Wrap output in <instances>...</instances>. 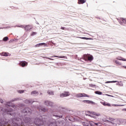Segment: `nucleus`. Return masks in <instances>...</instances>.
I'll list each match as a JSON object with an SVG mask.
<instances>
[{
	"instance_id": "obj_1",
	"label": "nucleus",
	"mask_w": 126,
	"mask_h": 126,
	"mask_svg": "<svg viewBox=\"0 0 126 126\" xmlns=\"http://www.w3.org/2000/svg\"><path fill=\"white\" fill-rule=\"evenodd\" d=\"M0 110L3 111L6 115V116L10 117V119H7L6 118L0 119L1 125H8L9 126H24V123L21 120V118H19L16 117V113L13 112V109L11 108L4 109L2 107H0Z\"/></svg>"
},
{
	"instance_id": "obj_2",
	"label": "nucleus",
	"mask_w": 126,
	"mask_h": 126,
	"mask_svg": "<svg viewBox=\"0 0 126 126\" xmlns=\"http://www.w3.org/2000/svg\"><path fill=\"white\" fill-rule=\"evenodd\" d=\"M82 124L84 126H101L102 124L101 123L98 122L96 123L93 121H86L82 123Z\"/></svg>"
},
{
	"instance_id": "obj_3",
	"label": "nucleus",
	"mask_w": 126,
	"mask_h": 126,
	"mask_svg": "<svg viewBox=\"0 0 126 126\" xmlns=\"http://www.w3.org/2000/svg\"><path fill=\"white\" fill-rule=\"evenodd\" d=\"M75 97H76V98H82L83 97H88V98H89V97H90V96H89V95H88L87 94L82 93V94H76Z\"/></svg>"
},
{
	"instance_id": "obj_4",
	"label": "nucleus",
	"mask_w": 126,
	"mask_h": 126,
	"mask_svg": "<svg viewBox=\"0 0 126 126\" xmlns=\"http://www.w3.org/2000/svg\"><path fill=\"white\" fill-rule=\"evenodd\" d=\"M44 105L47 107H53L54 106V102L49 100H45L44 101Z\"/></svg>"
},
{
	"instance_id": "obj_5",
	"label": "nucleus",
	"mask_w": 126,
	"mask_h": 126,
	"mask_svg": "<svg viewBox=\"0 0 126 126\" xmlns=\"http://www.w3.org/2000/svg\"><path fill=\"white\" fill-rule=\"evenodd\" d=\"M69 95H70V94L68 92L64 91L63 93L60 94V97L64 98V97H68Z\"/></svg>"
},
{
	"instance_id": "obj_6",
	"label": "nucleus",
	"mask_w": 126,
	"mask_h": 126,
	"mask_svg": "<svg viewBox=\"0 0 126 126\" xmlns=\"http://www.w3.org/2000/svg\"><path fill=\"white\" fill-rule=\"evenodd\" d=\"M83 103H85L86 104H91V105H95V103L94 101L89 100H82Z\"/></svg>"
},
{
	"instance_id": "obj_7",
	"label": "nucleus",
	"mask_w": 126,
	"mask_h": 126,
	"mask_svg": "<svg viewBox=\"0 0 126 126\" xmlns=\"http://www.w3.org/2000/svg\"><path fill=\"white\" fill-rule=\"evenodd\" d=\"M20 65L22 67H25L28 65V63L26 61H22L20 63Z\"/></svg>"
},
{
	"instance_id": "obj_8",
	"label": "nucleus",
	"mask_w": 126,
	"mask_h": 126,
	"mask_svg": "<svg viewBox=\"0 0 126 126\" xmlns=\"http://www.w3.org/2000/svg\"><path fill=\"white\" fill-rule=\"evenodd\" d=\"M51 120H52V121L50 122L48 126H58V125H57V123H56V120L55 119H51Z\"/></svg>"
},
{
	"instance_id": "obj_9",
	"label": "nucleus",
	"mask_w": 126,
	"mask_h": 126,
	"mask_svg": "<svg viewBox=\"0 0 126 126\" xmlns=\"http://www.w3.org/2000/svg\"><path fill=\"white\" fill-rule=\"evenodd\" d=\"M118 20L120 24H121V25L126 24V20L125 19L122 18L121 19H118Z\"/></svg>"
},
{
	"instance_id": "obj_10",
	"label": "nucleus",
	"mask_w": 126,
	"mask_h": 126,
	"mask_svg": "<svg viewBox=\"0 0 126 126\" xmlns=\"http://www.w3.org/2000/svg\"><path fill=\"white\" fill-rule=\"evenodd\" d=\"M11 104V101L7 102L6 103V106H7L8 107H11L12 108H14L15 107V105H14V104Z\"/></svg>"
},
{
	"instance_id": "obj_11",
	"label": "nucleus",
	"mask_w": 126,
	"mask_h": 126,
	"mask_svg": "<svg viewBox=\"0 0 126 126\" xmlns=\"http://www.w3.org/2000/svg\"><path fill=\"white\" fill-rule=\"evenodd\" d=\"M31 29H32V26L30 25L26 26L25 28L26 31H30V30H31Z\"/></svg>"
},
{
	"instance_id": "obj_12",
	"label": "nucleus",
	"mask_w": 126,
	"mask_h": 126,
	"mask_svg": "<svg viewBox=\"0 0 126 126\" xmlns=\"http://www.w3.org/2000/svg\"><path fill=\"white\" fill-rule=\"evenodd\" d=\"M51 117H55L56 119H62L63 115H58L56 114H52Z\"/></svg>"
},
{
	"instance_id": "obj_13",
	"label": "nucleus",
	"mask_w": 126,
	"mask_h": 126,
	"mask_svg": "<svg viewBox=\"0 0 126 126\" xmlns=\"http://www.w3.org/2000/svg\"><path fill=\"white\" fill-rule=\"evenodd\" d=\"M1 56H3V57H8V54L9 53H8V52H2L0 53Z\"/></svg>"
},
{
	"instance_id": "obj_14",
	"label": "nucleus",
	"mask_w": 126,
	"mask_h": 126,
	"mask_svg": "<svg viewBox=\"0 0 126 126\" xmlns=\"http://www.w3.org/2000/svg\"><path fill=\"white\" fill-rule=\"evenodd\" d=\"M86 2V0H78V3L79 4H83V3H85Z\"/></svg>"
},
{
	"instance_id": "obj_15",
	"label": "nucleus",
	"mask_w": 126,
	"mask_h": 126,
	"mask_svg": "<svg viewBox=\"0 0 126 126\" xmlns=\"http://www.w3.org/2000/svg\"><path fill=\"white\" fill-rule=\"evenodd\" d=\"M51 58H60V59H66L65 56H53Z\"/></svg>"
},
{
	"instance_id": "obj_16",
	"label": "nucleus",
	"mask_w": 126,
	"mask_h": 126,
	"mask_svg": "<svg viewBox=\"0 0 126 126\" xmlns=\"http://www.w3.org/2000/svg\"><path fill=\"white\" fill-rule=\"evenodd\" d=\"M88 60L89 61V62H92V61L94 60V58L93 57V56L91 55L88 57Z\"/></svg>"
},
{
	"instance_id": "obj_17",
	"label": "nucleus",
	"mask_w": 126,
	"mask_h": 126,
	"mask_svg": "<svg viewBox=\"0 0 126 126\" xmlns=\"http://www.w3.org/2000/svg\"><path fill=\"white\" fill-rule=\"evenodd\" d=\"M47 94H48V95H51V96H53L54 95V91H52L51 90H48L47 91Z\"/></svg>"
},
{
	"instance_id": "obj_18",
	"label": "nucleus",
	"mask_w": 126,
	"mask_h": 126,
	"mask_svg": "<svg viewBox=\"0 0 126 126\" xmlns=\"http://www.w3.org/2000/svg\"><path fill=\"white\" fill-rule=\"evenodd\" d=\"M92 115H94V116H96V117H100V116H101L100 113H98L95 112H92Z\"/></svg>"
},
{
	"instance_id": "obj_19",
	"label": "nucleus",
	"mask_w": 126,
	"mask_h": 126,
	"mask_svg": "<svg viewBox=\"0 0 126 126\" xmlns=\"http://www.w3.org/2000/svg\"><path fill=\"white\" fill-rule=\"evenodd\" d=\"M80 39H83V40H92V38L85 37H78Z\"/></svg>"
},
{
	"instance_id": "obj_20",
	"label": "nucleus",
	"mask_w": 126,
	"mask_h": 126,
	"mask_svg": "<svg viewBox=\"0 0 126 126\" xmlns=\"http://www.w3.org/2000/svg\"><path fill=\"white\" fill-rule=\"evenodd\" d=\"M44 45H46V43H38L36 45H35L36 48L38 47H41V46H44Z\"/></svg>"
},
{
	"instance_id": "obj_21",
	"label": "nucleus",
	"mask_w": 126,
	"mask_h": 126,
	"mask_svg": "<svg viewBox=\"0 0 126 126\" xmlns=\"http://www.w3.org/2000/svg\"><path fill=\"white\" fill-rule=\"evenodd\" d=\"M25 103L26 104H32L33 102L31 100L27 99L25 101Z\"/></svg>"
},
{
	"instance_id": "obj_22",
	"label": "nucleus",
	"mask_w": 126,
	"mask_h": 126,
	"mask_svg": "<svg viewBox=\"0 0 126 126\" xmlns=\"http://www.w3.org/2000/svg\"><path fill=\"white\" fill-rule=\"evenodd\" d=\"M38 94H39V93L37 92V91H32L31 92V94L32 95H33V94H34V95H38Z\"/></svg>"
},
{
	"instance_id": "obj_23",
	"label": "nucleus",
	"mask_w": 126,
	"mask_h": 126,
	"mask_svg": "<svg viewBox=\"0 0 126 126\" xmlns=\"http://www.w3.org/2000/svg\"><path fill=\"white\" fill-rule=\"evenodd\" d=\"M2 40L4 42H6L9 40V38L7 36H5L3 38Z\"/></svg>"
},
{
	"instance_id": "obj_24",
	"label": "nucleus",
	"mask_w": 126,
	"mask_h": 126,
	"mask_svg": "<svg viewBox=\"0 0 126 126\" xmlns=\"http://www.w3.org/2000/svg\"><path fill=\"white\" fill-rule=\"evenodd\" d=\"M94 93L95 94H97V95H102V94L101 92L98 91H95Z\"/></svg>"
},
{
	"instance_id": "obj_25",
	"label": "nucleus",
	"mask_w": 126,
	"mask_h": 126,
	"mask_svg": "<svg viewBox=\"0 0 126 126\" xmlns=\"http://www.w3.org/2000/svg\"><path fill=\"white\" fill-rule=\"evenodd\" d=\"M120 124H119V125H121L122 124H123V123H126V120L125 119H121L119 121Z\"/></svg>"
},
{
	"instance_id": "obj_26",
	"label": "nucleus",
	"mask_w": 126,
	"mask_h": 126,
	"mask_svg": "<svg viewBox=\"0 0 126 126\" xmlns=\"http://www.w3.org/2000/svg\"><path fill=\"white\" fill-rule=\"evenodd\" d=\"M116 85H119V86H123V84L121 82L117 81Z\"/></svg>"
},
{
	"instance_id": "obj_27",
	"label": "nucleus",
	"mask_w": 126,
	"mask_h": 126,
	"mask_svg": "<svg viewBox=\"0 0 126 126\" xmlns=\"http://www.w3.org/2000/svg\"><path fill=\"white\" fill-rule=\"evenodd\" d=\"M114 62H115V63H116V64H119L120 65H121V64H122V63H120L118 60H114Z\"/></svg>"
},
{
	"instance_id": "obj_28",
	"label": "nucleus",
	"mask_w": 126,
	"mask_h": 126,
	"mask_svg": "<svg viewBox=\"0 0 126 126\" xmlns=\"http://www.w3.org/2000/svg\"><path fill=\"white\" fill-rule=\"evenodd\" d=\"M117 83V81H107L105 83Z\"/></svg>"
},
{
	"instance_id": "obj_29",
	"label": "nucleus",
	"mask_w": 126,
	"mask_h": 126,
	"mask_svg": "<svg viewBox=\"0 0 126 126\" xmlns=\"http://www.w3.org/2000/svg\"><path fill=\"white\" fill-rule=\"evenodd\" d=\"M0 126H9L8 124H0Z\"/></svg>"
},
{
	"instance_id": "obj_30",
	"label": "nucleus",
	"mask_w": 126,
	"mask_h": 126,
	"mask_svg": "<svg viewBox=\"0 0 126 126\" xmlns=\"http://www.w3.org/2000/svg\"><path fill=\"white\" fill-rule=\"evenodd\" d=\"M36 34H37V32H32L31 33V36H34V35H36Z\"/></svg>"
},
{
	"instance_id": "obj_31",
	"label": "nucleus",
	"mask_w": 126,
	"mask_h": 126,
	"mask_svg": "<svg viewBox=\"0 0 126 126\" xmlns=\"http://www.w3.org/2000/svg\"><path fill=\"white\" fill-rule=\"evenodd\" d=\"M115 107H123V106H124V105H118V104H114Z\"/></svg>"
},
{
	"instance_id": "obj_32",
	"label": "nucleus",
	"mask_w": 126,
	"mask_h": 126,
	"mask_svg": "<svg viewBox=\"0 0 126 126\" xmlns=\"http://www.w3.org/2000/svg\"><path fill=\"white\" fill-rule=\"evenodd\" d=\"M17 27H20V28H23L25 29V26H23V25H21V26H17Z\"/></svg>"
},
{
	"instance_id": "obj_33",
	"label": "nucleus",
	"mask_w": 126,
	"mask_h": 126,
	"mask_svg": "<svg viewBox=\"0 0 126 126\" xmlns=\"http://www.w3.org/2000/svg\"><path fill=\"white\" fill-rule=\"evenodd\" d=\"M89 86H90V87H93V88H94V87H95V86H96V85H94V84H91L89 85Z\"/></svg>"
},
{
	"instance_id": "obj_34",
	"label": "nucleus",
	"mask_w": 126,
	"mask_h": 126,
	"mask_svg": "<svg viewBox=\"0 0 126 126\" xmlns=\"http://www.w3.org/2000/svg\"><path fill=\"white\" fill-rule=\"evenodd\" d=\"M17 100H18V98H14V99H12L11 100V102H15V101H17Z\"/></svg>"
},
{
	"instance_id": "obj_35",
	"label": "nucleus",
	"mask_w": 126,
	"mask_h": 126,
	"mask_svg": "<svg viewBox=\"0 0 126 126\" xmlns=\"http://www.w3.org/2000/svg\"><path fill=\"white\" fill-rule=\"evenodd\" d=\"M100 103H101V104H102L103 106H106V104H107L106 102H102V101H101Z\"/></svg>"
},
{
	"instance_id": "obj_36",
	"label": "nucleus",
	"mask_w": 126,
	"mask_h": 126,
	"mask_svg": "<svg viewBox=\"0 0 126 126\" xmlns=\"http://www.w3.org/2000/svg\"><path fill=\"white\" fill-rule=\"evenodd\" d=\"M122 59H123V58L121 57H118L117 58V60H118L119 61H122Z\"/></svg>"
},
{
	"instance_id": "obj_37",
	"label": "nucleus",
	"mask_w": 126,
	"mask_h": 126,
	"mask_svg": "<svg viewBox=\"0 0 126 126\" xmlns=\"http://www.w3.org/2000/svg\"><path fill=\"white\" fill-rule=\"evenodd\" d=\"M19 93H20V94H21L22 93H24V91H23V90H20V91H19Z\"/></svg>"
},
{
	"instance_id": "obj_38",
	"label": "nucleus",
	"mask_w": 126,
	"mask_h": 126,
	"mask_svg": "<svg viewBox=\"0 0 126 126\" xmlns=\"http://www.w3.org/2000/svg\"><path fill=\"white\" fill-rule=\"evenodd\" d=\"M13 42H14V39H12L10 40V41H9V43H11Z\"/></svg>"
},
{
	"instance_id": "obj_39",
	"label": "nucleus",
	"mask_w": 126,
	"mask_h": 126,
	"mask_svg": "<svg viewBox=\"0 0 126 126\" xmlns=\"http://www.w3.org/2000/svg\"><path fill=\"white\" fill-rule=\"evenodd\" d=\"M41 110L43 112H46V111H47V109H46V108H43L41 109Z\"/></svg>"
},
{
	"instance_id": "obj_40",
	"label": "nucleus",
	"mask_w": 126,
	"mask_h": 126,
	"mask_svg": "<svg viewBox=\"0 0 126 126\" xmlns=\"http://www.w3.org/2000/svg\"><path fill=\"white\" fill-rule=\"evenodd\" d=\"M46 59H47V60H50L51 61H54V59H52V58H50L49 57H45Z\"/></svg>"
},
{
	"instance_id": "obj_41",
	"label": "nucleus",
	"mask_w": 126,
	"mask_h": 126,
	"mask_svg": "<svg viewBox=\"0 0 126 126\" xmlns=\"http://www.w3.org/2000/svg\"><path fill=\"white\" fill-rule=\"evenodd\" d=\"M0 103H1V104H3V100L1 98L0 99Z\"/></svg>"
},
{
	"instance_id": "obj_42",
	"label": "nucleus",
	"mask_w": 126,
	"mask_h": 126,
	"mask_svg": "<svg viewBox=\"0 0 126 126\" xmlns=\"http://www.w3.org/2000/svg\"><path fill=\"white\" fill-rule=\"evenodd\" d=\"M106 96H108V97H114V96L112 95H110L108 94H105Z\"/></svg>"
},
{
	"instance_id": "obj_43",
	"label": "nucleus",
	"mask_w": 126,
	"mask_h": 126,
	"mask_svg": "<svg viewBox=\"0 0 126 126\" xmlns=\"http://www.w3.org/2000/svg\"><path fill=\"white\" fill-rule=\"evenodd\" d=\"M106 106L111 107V104L110 103H106Z\"/></svg>"
},
{
	"instance_id": "obj_44",
	"label": "nucleus",
	"mask_w": 126,
	"mask_h": 126,
	"mask_svg": "<svg viewBox=\"0 0 126 126\" xmlns=\"http://www.w3.org/2000/svg\"><path fill=\"white\" fill-rule=\"evenodd\" d=\"M121 61H123V62H126V59L122 58L121 59Z\"/></svg>"
},
{
	"instance_id": "obj_45",
	"label": "nucleus",
	"mask_w": 126,
	"mask_h": 126,
	"mask_svg": "<svg viewBox=\"0 0 126 126\" xmlns=\"http://www.w3.org/2000/svg\"><path fill=\"white\" fill-rule=\"evenodd\" d=\"M18 41V39L15 38L14 39V42H17Z\"/></svg>"
},
{
	"instance_id": "obj_46",
	"label": "nucleus",
	"mask_w": 126,
	"mask_h": 126,
	"mask_svg": "<svg viewBox=\"0 0 126 126\" xmlns=\"http://www.w3.org/2000/svg\"><path fill=\"white\" fill-rule=\"evenodd\" d=\"M61 29H62V30H64V29H65V28L62 27L61 28Z\"/></svg>"
},
{
	"instance_id": "obj_47",
	"label": "nucleus",
	"mask_w": 126,
	"mask_h": 126,
	"mask_svg": "<svg viewBox=\"0 0 126 126\" xmlns=\"http://www.w3.org/2000/svg\"><path fill=\"white\" fill-rule=\"evenodd\" d=\"M93 111H88V113H89V114H92V113H93Z\"/></svg>"
},
{
	"instance_id": "obj_48",
	"label": "nucleus",
	"mask_w": 126,
	"mask_h": 126,
	"mask_svg": "<svg viewBox=\"0 0 126 126\" xmlns=\"http://www.w3.org/2000/svg\"><path fill=\"white\" fill-rule=\"evenodd\" d=\"M122 111H123L124 112H126V108L123 109Z\"/></svg>"
},
{
	"instance_id": "obj_49",
	"label": "nucleus",
	"mask_w": 126,
	"mask_h": 126,
	"mask_svg": "<svg viewBox=\"0 0 126 126\" xmlns=\"http://www.w3.org/2000/svg\"><path fill=\"white\" fill-rule=\"evenodd\" d=\"M96 18H97V19H101V18H100V17H96Z\"/></svg>"
},
{
	"instance_id": "obj_50",
	"label": "nucleus",
	"mask_w": 126,
	"mask_h": 126,
	"mask_svg": "<svg viewBox=\"0 0 126 126\" xmlns=\"http://www.w3.org/2000/svg\"><path fill=\"white\" fill-rule=\"evenodd\" d=\"M89 117H92V118H93V116H91V115H89Z\"/></svg>"
},
{
	"instance_id": "obj_51",
	"label": "nucleus",
	"mask_w": 126,
	"mask_h": 126,
	"mask_svg": "<svg viewBox=\"0 0 126 126\" xmlns=\"http://www.w3.org/2000/svg\"><path fill=\"white\" fill-rule=\"evenodd\" d=\"M51 44H54V42H53V41H51Z\"/></svg>"
},
{
	"instance_id": "obj_52",
	"label": "nucleus",
	"mask_w": 126,
	"mask_h": 126,
	"mask_svg": "<svg viewBox=\"0 0 126 126\" xmlns=\"http://www.w3.org/2000/svg\"><path fill=\"white\" fill-rule=\"evenodd\" d=\"M110 121H113V118H110Z\"/></svg>"
},
{
	"instance_id": "obj_53",
	"label": "nucleus",
	"mask_w": 126,
	"mask_h": 126,
	"mask_svg": "<svg viewBox=\"0 0 126 126\" xmlns=\"http://www.w3.org/2000/svg\"><path fill=\"white\" fill-rule=\"evenodd\" d=\"M0 29H3V28H2V27H0Z\"/></svg>"
},
{
	"instance_id": "obj_54",
	"label": "nucleus",
	"mask_w": 126,
	"mask_h": 126,
	"mask_svg": "<svg viewBox=\"0 0 126 126\" xmlns=\"http://www.w3.org/2000/svg\"><path fill=\"white\" fill-rule=\"evenodd\" d=\"M123 67H125V68H126V66H124Z\"/></svg>"
},
{
	"instance_id": "obj_55",
	"label": "nucleus",
	"mask_w": 126,
	"mask_h": 126,
	"mask_svg": "<svg viewBox=\"0 0 126 126\" xmlns=\"http://www.w3.org/2000/svg\"><path fill=\"white\" fill-rule=\"evenodd\" d=\"M42 94L41 93H40V95H42Z\"/></svg>"
},
{
	"instance_id": "obj_56",
	"label": "nucleus",
	"mask_w": 126,
	"mask_h": 126,
	"mask_svg": "<svg viewBox=\"0 0 126 126\" xmlns=\"http://www.w3.org/2000/svg\"><path fill=\"white\" fill-rule=\"evenodd\" d=\"M53 45H56V43H53Z\"/></svg>"
},
{
	"instance_id": "obj_57",
	"label": "nucleus",
	"mask_w": 126,
	"mask_h": 126,
	"mask_svg": "<svg viewBox=\"0 0 126 126\" xmlns=\"http://www.w3.org/2000/svg\"><path fill=\"white\" fill-rule=\"evenodd\" d=\"M86 116H88V114H86Z\"/></svg>"
},
{
	"instance_id": "obj_58",
	"label": "nucleus",
	"mask_w": 126,
	"mask_h": 126,
	"mask_svg": "<svg viewBox=\"0 0 126 126\" xmlns=\"http://www.w3.org/2000/svg\"><path fill=\"white\" fill-rule=\"evenodd\" d=\"M37 24H39V23H37Z\"/></svg>"
}]
</instances>
